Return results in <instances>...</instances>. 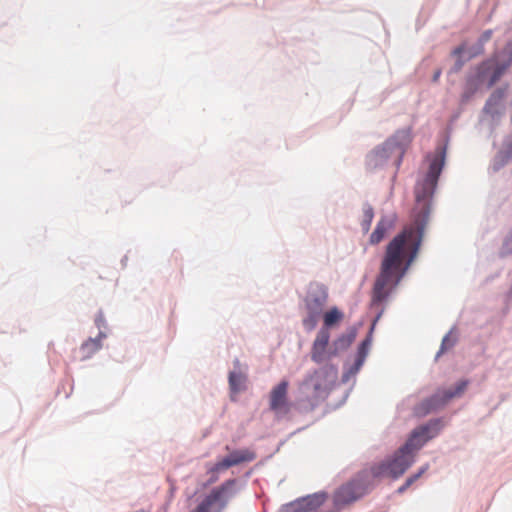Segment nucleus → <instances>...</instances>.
Wrapping results in <instances>:
<instances>
[{
  "instance_id": "obj_20",
  "label": "nucleus",
  "mask_w": 512,
  "mask_h": 512,
  "mask_svg": "<svg viewBox=\"0 0 512 512\" xmlns=\"http://www.w3.org/2000/svg\"><path fill=\"white\" fill-rule=\"evenodd\" d=\"M343 318V313L337 308L333 307L323 315L324 324L320 329H329Z\"/></svg>"
},
{
  "instance_id": "obj_18",
  "label": "nucleus",
  "mask_w": 512,
  "mask_h": 512,
  "mask_svg": "<svg viewBox=\"0 0 512 512\" xmlns=\"http://www.w3.org/2000/svg\"><path fill=\"white\" fill-rule=\"evenodd\" d=\"M443 426L444 425L442 419L435 418L429 420L427 423L422 424L416 428L422 434V436H424L428 441H430L439 435Z\"/></svg>"
},
{
  "instance_id": "obj_12",
  "label": "nucleus",
  "mask_w": 512,
  "mask_h": 512,
  "mask_svg": "<svg viewBox=\"0 0 512 512\" xmlns=\"http://www.w3.org/2000/svg\"><path fill=\"white\" fill-rule=\"evenodd\" d=\"M255 459V454L248 450H234L228 456L211 465V471L222 472L232 466L239 465L244 462H250Z\"/></svg>"
},
{
  "instance_id": "obj_23",
  "label": "nucleus",
  "mask_w": 512,
  "mask_h": 512,
  "mask_svg": "<svg viewBox=\"0 0 512 512\" xmlns=\"http://www.w3.org/2000/svg\"><path fill=\"white\" fill-rule=\"evenodd\" d=\"M365 361L356 358L354 363L350 365L349 367L345 368L343 374H342V382L347 383L350 381L351 378H354L356 374L360 371L361 367L363 366Z\"/></svg>"
},
{
  "instance_id": "obj_35",
  "label": "nucleus",
  "mask_w": 512,
  "mask_h": 512,
  "mask_svg": "<svg viewBox=\"0 0 512 512\" xmlns=\"http://www.w3.org/2000/svg\"><path fill=\"white\" fill-rule=\"evenodd\" d=\"M464 48L462 46H459L453 50L454 55H460L463 52Z\"/></svg>"
},
{
  "instance_id": "obj_26",
  "label": "nucleus",
  "mask_w": 512,
  "mask_h": 512,
  "mask_svg": "<svg viewBox=\"0 0 512 512\" xmlns=\"http://www.w3.org/2000/svg\"><path fill=\"white\" fill-rule=\"evenodd\" d=\"M429 469V464L426 463L425 465H423L422 467L419 468V470L410 475L407 479H406V482H407V485H412L414 482H416L427 470Z\"/></svg>"
},
{
  "instance_id": "obj_6",
  "label": "nucleus",
  "mask_w": 512,
  "mask_h": 512,
  "mask_svg": "<svg viewBox=\"0 0 512 512\" xmlns=\"http://www.w3.org/2000/svg\"><path fill=\"white\" fill-rule=\"evenodd\" d=\"M374 479L368 469H363L347 484L341 486L334 494V504L339 510L343 506L357 500L372 487Z\"/></svg>"
},
{
  "instance_id": "obj_21",
  "label": "nucleus",
  "mask_w": 512,
  "mask_h": 512,
  "mask_svg": "<svg viewBox=\"0 0 512 512\" xmlns=\"http://www.w3.org/2000/svg\"><path fill=\"white\" fill-rule=\"evenodd\" d=\"M362 212L363 216L360 225L362 231L367 233L371 228V224L374 218V209L371 204L366 202L362 206Z\"/></svg>"
},
{
  "instance_id": "obj_13",
  "label": "nucleus",
  "mask_w": 512,
  "mask_h": 512,
  "mask_svg": "<svg viewBox=\"0 0 512 512\" xmlns=\"http://www.w3.org/2000/svg\"><path fill=\"white\" fill-rule=\"evenodd\" d=\"M288 386V381L282 380L270 393V408L276 414H286L290 409L287 400Z\"/></svg>"
},
{
  "instance_id": "obj_31",
  "label": "nucleus",
  "mask_w": 512,
  "mask_h": 512,
  "mask_svg": "<svg viewBox=\"0 0 512 512\" xmlns=\"http://www.w3.org/2000/svg\"><path fill=\"white\" fill-rule=\"evenodd\" d=\"M481 53L482 52H478V42L469 49L470 57H474V56L479 55Z\"/></svg>"
},
{
  "instance_id": "obj_28",
  "label": "nucleus",
  "mask_w": 512,
  "mask_h": 512,
  "mask_svg": "<svg viewBox=\"0 0 512 512\" xmlns=\"http://www.w3.org/2000/svg\"><path fill=\"white\" fill-rule=\"evenodd\" d=\"M491 35H492L491 30H486L485 32H483V34L480 36V38L478 40V52L484 51V44L490 40Z\"/></svg>"
},
{
  "instance_id": "obj_24",
  "label": "nucleus",
  "mask_w": 512,
  "mask_h": 512,
  "mask_svg": "<svg viewBox=\"0 0 512 512\" xmlns=\"http://www.w3.org/2000/svg\"><path fill=\"white\" fill-rule=\"evenodd\" d=\"M511 158L508 157L505 153H503L501 150L495 155V157L492 160L491 168L494 172L499 171L501 168H503L508 161Z\"/></svg>"
},
{
  "instance_id": "obj_11",
  "label": "nucleus",
  "mask_w": 512,
  "mask_h": 512,
  "mask_svg": "<svg viewBox=\"0 0 512 512\" xmlns=\"http://www.w3.org/2000/svg\"><path fill=\"white\" fill-rule=\"evenodd\" d=\"M326 499L324 493H314L284 504L280 512H308L321 506Z\"/></svg>"
},
{
  "instance_id": "obj_8",
  "label": "nucleus",
  "mask_w": 512,
  "mask_h": 512,
  "mask_svg": "<svg viewBox=\"0 0 512 512\" xmlns=\"http://www.w3.org/2000/svg\"><path fill=\"white\" fill-rule=\"evenodd\" d=\"M512 63V41L503 49L497 59H490L483 62L477 71L479 83H487L488 87L493 86L504 74Z\"/></svg>"
},
{
  "instance_id": "obj_25",
  "label": "nucleus",
  "mask_w": 512,
  "mask_h": 512,
  "mask_svg": "<svg viewBox=\"0 0 512 512\" xmlns=\"http://www.w3.org/2000/svg\"><path fill=\"white\" fill-rule=\"evenodd\" d=\"M456 343V338L452 336V331H449L442 339L440 350L436 354V359L440 357L447 349L453 347Z\"/></svg>"
},
{
  "instance_id": "obj_36",
  "label": "nucleus",
  "mask_w": 512,
  "mask_h": 512,
  "mask_svg": "<svg viewBox=\"0 0 512 512\" xmlns=\"http://www.w3.org/2000/svg\"><path fill=\"white\" fill-rule=\"evenodd\" d=\"M508 296H509V297H512V284H511V287H510V289H509Z\"/></svg>"
},
{
  "instance_id": "obj_15",
  "label": "nucleus",
  "mask_w": 512,
  "mask_h": 512,
  "mask_svg": "<svg viewBox=\"0 0 512 512\" xmlns=\"http://www.w3.org/2000/svg\"><path fill=\"white\" fill-rule=\"evenodd\" d=\"M95 324L99 328V334L95 338H89L85 343L82 344L81 349L87 353V357L91 356L93 353L101 349V341L106 338V333L101 329L106 326V322L102 312H99L95 319Z\"/></svg>"
},
{
  "instance_id": "obj_7",
  "label": "nucleus",
  "mask_w": 512,
  "mask_h": 512,
  "mask_svg": "<svg viewBox=\"0 0 512 512\" xmlns=\"http://www.w3.org/2000/svg\"><path fill=\"white\" fill-rule=\"evenodd\" d=\"M238 491V481L229 479L214 488L193 512H222Z\"/></svg>"
},
{
  "instance_id": "obj_16",
  "label": "nucleus",
  "mask_w": 512,
  "mask_h": 512,
  "mask_svg": "<svg viewBox=\"0 0 512 512\" xmlns=\"http://www.w3.org/2000/svg\"><path fill=\"white\" fill-rule=\"evenodd\" d=\"M505 95L504 89H496L487 99L484 106V113L489 114L493 119L501 115V103Z\"/></svg>"
},
{
  "instance_id": "obj_32",
  "label": "nucleus",
  "mask_w": 512,
  "mask_h": 512,
  "mask_svg": "<svg viewBox=\"0 0 512 512\" xmlns=\"http://www.w3.org/2000/svg\"><path fill=\"white\" fill-rule=\"evenodd\" d=\"M463 64L464 62L461 59H458L452 70L455 72L459 71L462 68Z\"/></svg>"
},
{
  "instance_id": "obj_1",
  "label": "nucleus",
  "mask_w": 512,
  "mask_h": 512,
  "mask_svg": "<svg viewBox=\"0 0 512 512\" xmlns=\"http://www.w3.org/2000/svg\"><path fill=\"white\" fill-rule=\"evenodd\" d=\"M446 147H439L429 165L426 175L418 180L415 186V217L414 224L398 233L386 246L376 276L373 289L371 307L377 311L374 322L381 317L384 306L390 296L396 291L398 285L405 277L409 268L416 260L426 226L430 220L431 202L437 187L439 176L445 164ZM373 323L369 334L358 347L356 358L363 361L369 353L372 344Z\"/></svg>"
},
{
  "instance_id": "obj_17",
  "label": "nucleus",
  "mask_w": 512,
  "mask_h": 512,
  "mask_svg": "<svg viewBox=\"0 0 512 512\" xmlns=\"http://www.w3.org/2000/svg\"><path fill=\"white\" fill-rule=\"evenodd\" d=\"M427 442L428 440L424 436H422V434L417 430V428H415L412 430L403 446L404 449H407L415 457H417L418 452L424 447V445Z\"/></svg>"
},
{
  "instance_id": "obj_4",
  "label": "nucleus",
  "mask_w": 512,
  "mask_h": 512,
  "mask_svg": "<svg viewBox=\"0 0 512 512\" xmlns=\"http://www.w3.org/2000/svg\"><path fill=\"white\" fill-rule=\"evenodd\" d=\"M415 461L416 457L401 445L392 455L380 462L374 463L368 470L374 481L385 477L398 479Z\"/></svg>"
},
{
  "instance_id": "obj_33",
  "label": "nucleus",
  "mask_w": 512,
  "mask_h": 512,
  "mask_svg": "<svg viewBox=\"0 0 512 512\" xmlns=\"http://www.w3.org/2000/svg\"><path fill=\"white\" fill-rule=\"evenodd\" d=\"M410 487V485H407V482L405 481V483L400 486L397 490L398 493H403L405 490H407L408 488Z\"/></svg>"
},
{
  "instance_id": "obj_2",
  "label": "nucleus",
  "mask_w": 512,
  "mask_h": 512,
  "mask_svg": "<svg viewBox=\"0 0 512 512\" xmlns=\"http://www.w3.org/2000/svg\"><path fill=\"white\" fill-rule=\"evenodd\" d=\"M337 374V368L330 364L308 373L298 387V402L301 408L313 410L323 402L328 397Z\"/></svg>"
},
{
  "instance_id": "obj_29",
  "label": "nucleus",
  "mask_w": 512,
  "mask_h": 512,
  "mask_svg": "<svg viewBox=\"0 0 512 512\" xmlns=\"http://www.w3.org/2000/svg\"><path fill=\"white\" fill-rule=\"evenodd\" d=\"M501 151L512 159V134L505 138Z\"/></svg>"
},
{
  "instance_id": "obj_30",
  "label": "nucleus",
  "mask_w": 512,
  "mask_h": 512,
  "mask_svg": "<svg viewBox=\"0 0 512 512\" xmlns=\"http://www.w3.org/2000/svg\"><path fill=\"white\" fill-rule=\"evenodd\" d=\"M207 471H208V473L211 475V476H210V478H209V480H208V483H209V484H212V483L216 482V481L218 480V475H219V473H220V472H214V473H213V472L211 471V466H209V467H208Z\"/></svg>"
},
{
  "instance_id": "obj_19",
  "label": "nucleus",
  "mask_w": 512,
  "mask_h": 512,
  "mask_svg": "<svg viewBox=\"0 0 512 512\" xmlns=\"http://www.w3.org/2000/svg\"><path fill=\"white\" fill-rule=\"evenodd\" d=\"M356 330L354 328L349 329L347 332L337 337L331 344L334 349L336 356L345 351L355 340Z\"/></svg>"
},
{
  "instance_id": "obj_22",
  "label": "nucleus",
  "mask_w": 512,
  "mask_h": 512,
  "mask_svg": "<svg viewBox=\"0 0 512 512\" xmlns=\"http://www.w3.org/2000/svg\"><path fill=\"white\" fill-rule=\"evenodd\" d=\"M245 377L240 371H231L229 373V386L231 391L237 393L243 389Z\"/></svg>"
},
{
  "instance_id": "obj_34",
  "label": "nucleus",
  "mask_w": 512,
  "mask_h": 512,
  "mask_svg": "<svg viewBox=\"0 0 512 512\" xmlns=\"http://www.w3.org/2000/svg\"><path fill=\"white\" fill-rule=\"evenodd\" d=\"M440 75H441V70H437V71H435V73H434V75H433V77H432V81H433V82H437V81H438V79H439V77H440Z\"/></svg>"
},
{
  "instance_id": "obj_10",
  "label": "nucleus",
  "mask_w": 512,
  "mask_h": 512,
  "mask_svg": "<svg viewBox=\"0 0 512 512\" xmlns=\"http://www.w3.org/2000/svg\"><path fill=\"white\" fill-rule=\"evenodd\" d=\"M310 356L311 360L316 364L328 362L336 357L332 344H330V331L319 329L312 343Z\"/></svg>"
},
{
  "instance_id": "obj_14",
  "label": "nucleus",
  "mask_w": 512,
  "mask_h": 512,
  "mask_svg": "<svg viewBox=\"0 0 512 512\" xmlns=\"http://www.w3.org/2000/svg\"><path fill=\"white\" fill-rule=\"evenodd\" d=\"M396 220L397 216L395 213L383 214L369 237V243L371 245L379 244L387 233L394 228Z\"/></svg>"
},
{
  "instance_id": "obj_5",
  "label": "nucleus",
  "mask_w": 512,
  "mask_h": 512,
  "mask_svg": "<svg viewBox=\"0 0 512 512\" xmlns=\"http://www.w3.org/2000/svg\"><path fill=\"white\" fill-rule=\"evenodd\" d=\"M328 301V289L324 284L313 282L310 283L304 298V306L306 316L302 319L303 328L307 332L313 331Z\"/></svg>"
},
{
  "instance_id": "obj_9",
  "label": "nucleus",
  "mask_w": 512,
  "mask_h": 512,
  "mask_svg": "<svg viewBox=\"0 0 512 512\" xmlns=\"http://www.w3.org/2000/svg\"><path fill=\"white\" fill-rule=\"evenodd\" d=\"M468 384V380H461L454 389L438 390L415 407V414L417 416H425L432 411L444 407L451 399L460 396Z\"/></svg>"
},
{
  "instance_id": "obj_3",
  "label": "nucleus",
  "mask_w": 512,
  "mask_h": 512,
  "mask_svg": "<svg viewBox=\"0 0 512 512\" xmlns=\"http://www.w3.org/2000/svg\"><path fill=\"white\" fill-rule=\"evenodd\" d=\"M410 142V131L399 130L382 145L373 149L366 157V165L370 170L383 168L388 162H393L399 168L405 147Z\"/></svg>"
},
{
  "instance_id": "obj_27",
  "label": "nucleus",
  "mask_w": 512,
  "mask_h": 512,
  "mask_svg": "<svg viewBox=\"0 0 512 512\" xmlns=\"http://www.w3.org/2000/svg\"><path fill=\"white\" fill-rule=\"evenodd\" d=\"M512 253V230L507 234L506 238L504 239L501 254L502 255H508Z\"/></svg>"
}]
</instances>
